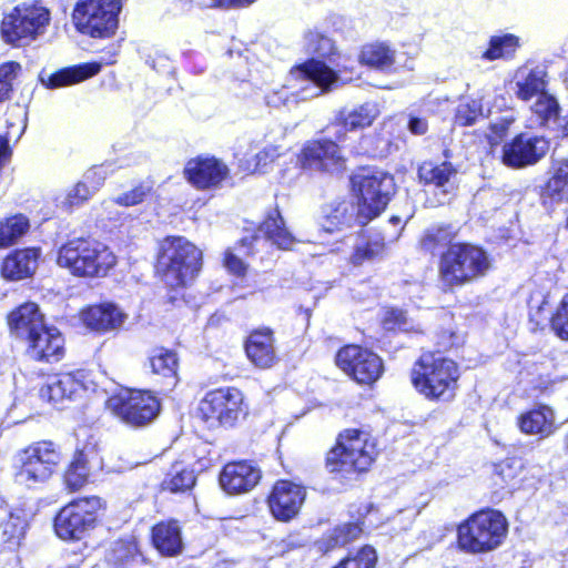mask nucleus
Segmentation results:
<instances>
[{"label": "nucleus", "mask_w": 568, "mask_h": 568, "mask_svg": "<svg viewBox=\"0 0 568 568\" xmlns=\"http://www.w3.org/2000/svg\"><path fill=\"white\" fill-rule=\"evenodd\" d=\"M338 77L334 70L318 59H311L291 70L287 82L268 91L264 101L268 108H290L300 101L318 97L333 89Z\"/></svg>", "instance_id": "1"}, {"label": "nucleus", "mask_w": 568, "mask_h": 568, "mask_svg": "<svg viewBox=\"0 0 568 568\" xmlns=\"http://www.w3.org/2000/svg\"><path fill=\"white\" fill-rule=\"evenodd\" d=\"M491 268L489 254L480 246L455 243L440 255L439 277L449 287L463 286L484 277Z\"/></svg>", "instance_id": "2"}, {"label": "nucleus", "mask_w": 568, "mask_h": 568, "mask_svg": "<svg viewBox=\"0 0 568 568\" xmlns=\"http://www.w3.org/2000/svg\"><path fill=\"white\" fill-rule=\"evenodd\" d=\"M414 387L429 399L450 400L455 397L459 372L457 364L440 354L425 353L412 369Z\"/></svg>", "instance_id": "3"}, {"label": "nucleus", "mask_w": 568, "mask_h": 568, "mask_svg": "<svg viewBox=\"0 0 568 568\" xmlns=\"http://www.w3.org/2000/svg\"><path fill=\"white\" fill-rule=\"evenodd\" d=\"M57 263L74 276L101 277L114 267L116 256L100 242L78 237L59 248Z\"/></svg>", "instance_id": "4"}, {"label": "nucleus", "mask_w": 568, "mask_h": 568, "mask_svg": "<svg viewBox=\"0 0 568 568\" xmlns=\"http://www.w3.org/2000/svg\"><path fill=\"white\" fill-rule=\"evenodd\" d=\"M201 260V251L185 237L169 236L161 243L156 268L168 286L179 288L194 280Z\"/></svg>", "instance_id": "5"}, {"label": "nucleus", "mask_w": 568, "mask_h": 568, "mask_svg": "<svg viewBox=\"0 0 568 568\" xmlns=\"http://www.w3.org/2000/svg\"><path fill=\"white\" fill-rule=\"evenodd\" d=\"M508 524L501 513L493 509L470 516L458 527V544L470 554L488 552L499 547L507 535Z\"/></svg>", "instance_id": "6"}, {"label": "nucleus", "mask_w": 568, "mask_h": 568, "mask_svg": "<svg viewBox=\"0 0 568 568\" xmlns=\"http://www.w3.org/2000/svg\"><path fill=\"white\" fill-rule=\"evenodd\" d=\"M352 184L357 197L356 217L359 225L378 216L395 191L393 176L378 170H364L355 174Z\"/></svg>", "instance_id": "7"}, {"label": "nucleus", "mask_w": 568, "mask_h": 568, "mask_svg": "<svg viewBox=\"0 0 568 568\" xmlns=\"http://www.w3.org/2000/svg\"><path fill=\"white\" fill-rule=\"evenodd\" d=\"M377 455L376 445L369 435L358 429H347L328 453L326 466L331 473L365 471Z\"/></svg>", "instance_id": "8"}, {"label": "nucleus", "mask_w": 568, "mask_h": 568, "mask_svg": "<svg viewBox=\"0 0 568 568\" xmlns=\"http://www.w3.org/2000/svg\"><path fill=\"white\" fill-rule=\"evenodd\" d=\"M61 460V453L52 442H38L17 455L16 480L28 487L47 481Z\"/></svg>", "instance_id": "9"}, {"label": "nucleus", "mask_w": 568, "mask_h": 568, "mask_svg": "<svg viewBox=\"0 0 568 568\" xmlns=\"http://www.w3.org/2000/svg\"><path fill=\"white\" fill-rule=\"evenodd\" d=\"M49 22L50 12L44 7L18 6L4 14L1 34L6 42L13 45L27 44L43 34Z\"/></svg>", "instance_id": "10"}, {"label": "nucleus", "mask_w": 568, "mask_h": 568, "mask_svg": "<svg viewBox=\"0 0 568 568\" xmlns=\"http://www.w3.org/2000/svg\"><path fill=\"white\" fill-rule=\"evenodd\" d=\"M120 0H80L73 11L78 29L94 38H105L118 27Z\"/></svg>", "instance_id": "11"}, {"label": "nucleus", "mask_w": 568, "mask_h": 568, "mask_svg": "<svg viewBox=\"0 0 568 568\" xmlns=\"http://www.w3.org/2000/svg\"><path fill=\"white\" fill-rule=\"evenodd\" d=\"M106 406L124 423L136 427L148 425L160 412L158 397L144 390H123L111 396Z\"/></svg>", "instance_id": "12"}, {"label": "nucleus", "mask_w": 568, "mask_h": 568, "mask_svg": "<svg viewBox=\"0 0 568 568\" xmlns=\"http://www.w3.org/2000/svg\"><path fill=\"white\" fill-rule=\"evenodd\" d=\"M97 496L77 499L63 507L54 519V530L64 540L81 539L95 523V513L101 508Z\"/></svg>", "instance_id": "13"}, {"label": "nucleus", "mask_w": 568, "mask_h": 568, "mask_svg": "<svg viewBox=\"0 0 568 568\" xmlns=\"http://www.w3.org/2000/svg\"><path fill=\"white\" fill-rule=\"evenodd\" d=\"M199 410L205 422L221 426H233L246 414L244 396L235 387L207 392L200 402Z\"/></svg>", "instance_id": "14"}, {"label": "nucleus", "mask_w": 568, "mask_h": 568, "mask_svg": "<svg viewBox=\"0 0 568 568\" xmlns=\"http://www.w3.org/2000/svg\"><path fill=\"white\" fill-rule=\"evenodd\" d=\"M336 364L359 384L374 383L383 372L382 359L375 353L357 345L339 349Z\"/></svg>", "instance_id": "15"}, {"label": "nucleus", "mask_w": 568, "mask_h": 568, "mask_svg": "<svg viewBox=\"0 0 568 568\" xmlns=\"http://www.w3.org/2000/svg\"><path fill=\"white\" fill-rule=\"evenodd\" d=\"M549 142L542 136L520 133L503 146V163L511 169L535 165L548 152Z\"/></svg>", "instance_id": "16"}, {"label": "nucleus", "mask_w": 568, "mask_h": 568, "mask_svg": "<svg viewBox=\"0 0 568 568\" xmlns=\"http://www.w3.org/2000/svg\"><path fill=\"white\" fill-rule=\"evenodd\" d=\"M297 162L303 170L336 172L343 169L345 158L336 142L322 139L308 142L302 149Z\"/></svg>", "instance_id": "17"}, {"label": "nucleus", "mask_w": 568, "mask_h": 568, "mask_svg": "<svg viewBox=\"0 0 568 568\" xmlns=\"http://www.w3.org/2000/svg\"><path fill=\"white\" fill-rule=\"evenodd\" d=\"M305 496L304 487L288 480H280L268 497L270 510L277 520L288 521L298 514Z\"/></svg>", "instance_id": "18"}, {"label": "nucleus", "mask_w": 568, "mask_h": 568, "mask_svg": "<svg viewBox=\"0 0 568 568\" xmlns=\"http://www.w3.org/2000/svg\"><path fill=\"white\" fill-rule=\"evenodd\" d=\"M88 389L83 371L61 373L50 376L40 388L39 395L43 400L53 405L62 404L65 399L80 396Z\"/></svg>", "instance_id": "19"}, {"label": "nucleus", "mask_w": 568, "mask_h": 568, "mask_svg": "<svg viewBox=\"0 0 568 568\" xmlns=\"http://www.w3.org/2000/svg\"><path fill=\"white\" fill-rule=\"evenodd\" d=\"M229 173V168L215 158L192 159L184 168L187 181L200 190L219 187Z\"/></svg>", "instance_id": "20"}, {"label": "nucleus", "mask_w": 568, "mask_h": 568, "mask_svg": "<svg viewBox=\"0 0 568 568\" xmlns=\"http://www.w3.org/2000/svg\"><path fill=\"white\" fill-rule=\"evenodd\" d=\"M261 477V469L251 463H229L220 474V485L227 494L237 495L253 489Z\"/></svg>", "instance_id": "21"}, {"label": "nucleus", "mask_w": 568, "mask_h": 568, "mask_svg": "<svg viewBox=\"0 0 568 568\" xmlns=\"http://www.w3.org/2000/svg\"><path fill=\"white\" fill-rule=\"evenodd\" d=\"M244 348L248 361L257 368L266 369L277 362L275 337L271 328L263 327L251 332Z\"/></svg>", "instance_id": "22"}, {"label": "nucleus", "mask_w": 568, "mask_h": 568, "mask_svg": "<svg viewBox=\"0 0 568 568\" xmlns=\"http://www.w3.org/2000/svg\"><path fill=\"white\" fill-rule=\"evenodd\" d=\"M26 339L32 358L43 362H58L62 358L64 339L55 327L44 325Z\"/></svg>", "instance_id": "23"}, {"label": "nucleus", "mask_w": 568, "mask_h": 568, "mask_svg": "<svg viewBox=\"0 0 568 568\" xmlns=\"http://www.w3.org/2000/svg\"><path fill=\"white\" fill-rule=\"evenodd\" d=\"M530 109L538 123L550 130L556 138L568 135V116L560 114L559 103L554 95L548 92L539 95Z\"/></svg>", "instance_id": "24"}, {"label": "nucleus", "mask_w": 568, "mask_h": 568, "mask_svg": "<svg viewBox=\"0 0 568 568\" xmlns=\"http://www.w3.org/2000/svg\"><path fill=\"white\" fill-rule=\"evenodd\" d=\"M93 468H101V458L95 447L92 445L78 449L64 474V483L68 488L78 490L83 487Z\"/></svg>", "instance_id": "25"}, {"label": "nucleus", "mask_w": 568, "mask_h": 568, "mask_svg": "<svg viewBox=\"0 0 568 568\" xmlns=\"http://www.w3.org/2000/svg\"><path fill=\"white\" fill-rule=\"evenodd\" d=\"M125 318L126 315L111 303L93 305L81 313L83 324L95 332L118 329Z\"/></svg>", "instance_id": "26"}, {"label": "nucleus", "mask_w": 568, "mask_h": 568, "mask_svg": "<svg viewBox=\"0 0 568 568\" xmlns=\"http://www.w3.org/2000/svg\"><path fill=\"white\" fill-rule=\"evenodd\" d=\"M547 71L544 67H523L516 72L515 94L521 101L537 99L547 92Z\"/></svg>", "instance_id": "27"}, {"label": "nucleus", "mask_w": 568, "mask_h": 568, "mask_svg": "<svg viewBox=\"0 0 568 568\" xmlns=\"http://www.w3.org/2000/svg\"><path fill=\"white\" fill-rule=\"evenodd\" d=\"M40 257L39 248H24L12 252L1 265V274L4 278L19 281L29 277L38 267Z\"/></svg>", "instance_id": "28"}, {"label": "nucleus", "mask_w": 568, "mask_h": 568, "mask_svg": "<svg viewBox=\"0 0 568 568\" xmlns=\"http://www.w3.org/2000/svg\"><path fill=\"white\" fill-rule=\"evenodd\" d=\"M418 176L426 185H434L440 191L443 199H439L438 203L443 204L446 202L448 194L454 190L456 170L449 162H443L437 165L425 162L418 169Z\"/></svg>", "instance_id": "29"}, {"label": "nucleus", "mask_w": 568, "mask_h": 568, "mask_svg": "<svg viewBox=\"0 0 568 568\" xmlns=\"http://www.w3.org/2000/svg\"><path fill=\"white\" fill-rule=\"evenodd\" d=\"M100 70L101 65L99 63H84L63 68L50 74L41 72L40 81L48 89H58L84 81L98 74Z\"/></svg>", "instance_id": "30"}, {"label": "nucleus", "mask_w": 568, "mask_h": 568, "mask_svg": "<svg viewBox=\"0 0 568 568\" xmlns=\"http://www.w3.org/2000/svg\"><path fill=\"white\" fill-rule=\"evenodd\" d=\"M9 326L17 336L27 338L43 328V315L34 303H26L12 311L8 317Z\"/></svg>", "instance_id": "31"}, {"label": "nucleus", "mask_w": 568, "mask_h": 568, "mask_svg": "<svg viewBox=\"0 0 568 568\" xmlns=\"http://www.w3.org/2000/svg\"><path fill=\"white\" fill-rule=\"evenodd\" d=\"M152 541L162 555L175 556L180 554L183 541L178 521L169 520L156 524L152 529Z\"/></svg>", "instance_id": "32"}, {"label": "nucleus", "mask_w": 568, "mask_h": 568, "mask_svg": "<svg viewBox=\"0 0 568 568\" xmlns=\"http://www.w3.org/2000/svg\"><path fill=\"white\" fill-rule=\"evenodd\" d=\"M555 415L550 407L540 405L520 415L518 425L523 433L547 437L554 432Z\"/></svg>", "instance_id": "33"}, {"label": "nucleus", "mask_w": 568, "mask_h": 568, "mask_svg": "<svg viewBox=\"0 0 568 568\" xmlns=\"http://www.w3.org/2000/svg\"><path fill=\"white\" fill-rule=\"evenodd\" d=\"M149 362L152 373L163 378L164 390L173 389L179 381L176 354L166 348H155L152 351Z\"/></svg>", "instance_id": "34"}, {"label": "nucleus", "mask_w": 568, "mask_h": 568, "mask_svg": "<svg viewBox=\"0 0 568 568\" xmlns=\"http://www.w3.org/2000/svg\"><path fill=\"white\" fill-rule=\"evenodd\" d=\"M546 204L568 201V160H557L552 164V176L541 192Z\"/></svg>", "instance_id": "35"}, {"label": "nucleus", "mask_w": 568, "mask_h": 568, "mask_svg": "<svg viewBox=\"0 0 568 568\" xmlns=\"http://www.w3.org/2000/svg\"><path fill=\"white\" fill-rule=\"evenodd\" d=\"M28 521L22 509H14L0 518V542L18 547L24 537Z\"/></svg>", "instance_id": "36"}, {"label": "nucleus", "mask_w": 568, "mask_h": 568, "mask_svg": "<svg viewBox=\"0 0 568 568\" xmlns=\"http://www.w3.org/2000/svg\"><path fill=\"white\" fill-rule=\"evenodd\" d=\"M258 232L263 233L267 240L282 250H290L295 243V239L285 227L284 220L278 210H274L267 215L261 224Z\"/></svg>", "instance_id": "37"}, {"label": "nucleus", "mask_w": 568, "mask_h": 568, "mask_svg": "<svg viewBox=\"0 0 568 568\" xmlns=\"http://www.w3.org/2000/svg\"><path fill=\"white\" fill-rule=\"evenodd\" d=\"M386 251L384 236L378 232L363 234L355 244L352 262L361 265L365 261H374L384 256Z\"/></svg>", "instance_id": "38"}, {"label": "nucleus", "mask_w": 568, "mask_h": 568, "mask_svg": "<svg viewBox=\"0 0 568 568\" xmlns=\"http://www.w3.org/2000/svg\"><path fill=\"white\" fill-rule=\"evenodd\" d=\"M356 212L357 210L352 203L338 202L326 212L323 229L327 233H333L343 226H349L353 221L357 222Z\"/></svg>", "instance_id": "39"}, {"label": "nucleus", "mask_w": 568, "mask_h": 568, "mask_svg": "<svg viewBox=\"0 0 568 568\" xmlns=\"http://www.w3.org/2000/svg\"><path fill=\"white\" fill-rule=\"evenodd\" d=\"M30 227L29 220L17 214L0 221V247H8L23 236Z\"/></svg>", "instance_id": "40"}, {"label": "nucleus", "mask_w": 568, "mask_h": 568, "mask_svg": "<svg viewBox=\"0 0 568 568\" xmlns=\"http://www.w3.org/2000/svg\"><path fill=\"white\" fill-rule=\"evenodd\" d=\"M194 471L183 467L181 463L172 466V470L165 476L161 486L163 490L171 493H184L195 485Z\"/></svg>", "instance_id": "41"}, {"label": "nucleus", "mask_w": 568, "mask_h": 568, "mask_svg": "<svg viewBox=\"0 0 568 568\" xmlns=\"http://www.w3.org/2000/svg\"><path fill=\"white\" fill-rule=\"evenodd\" d=\"M359 58L364 64L386 70L394 63V51L384 43H375L364 47Z\"/></svg>", "instance_id": "42"}, {"label": "nucleus", "mask_w": 568, "mask_h": 568, "mask_svg": "<svg viewBox=\"0 0 568 568\" xmlns=\"http://www.w3.org/2000/svg\"><path fill=\"white\" fill-rule=\"evenodd\" d=\"M518 47L519 39L514 34L491 37L488 49L483 53V59L493 61L509 58Z\"/></svg>", "instance_id": "43"}, {"label": "nucleus", "mask_w": 568, "mask_h": 568, "mask_svg": "<svg viewBox=\"0 0 568 568\" xmlns=\"http://www.w3.org/2000/svg\"><path fill=\"white\" fill-rule=\"evenodd\" d=\"M455 233L450 227L439 226L427 230L420 241V245L425 251L435 254L440 248L453 245Z\"/></svg>", "instance_id": "44"}, {"label": "nucleus", "mask_w": 568, "mask_h": 568, "mask_svg": "<svg viewBox=\"0 0 568 568\" xmlns=\"http://www.w3.org/2000/svg\"><path fill=\"white\" fill-rule=\"evenodd\" d=\"M377 560L376 551L371 546H364L349 554L332 568H374Z\"/></svg>", "instance_id": "45"}, {"label": "nucleus", "mask_w": 568, "mask_h": 568, "mask_svg": "<svg viewBox=\"0 0 568 568\" xmlns=\"http://www.w3.org/2000/svg\"><path fill=\"white\" fill-rule=\"evenodd\" d=\"M152 189L153 185L151 182H140L131 190L113 196L110 201L121 206H134L144 202L146 196L152 192Z\"/></svg>", "instance_id": "46"}, {"label": "nucleus", "mask_w": 568, "mask_h": 568, "mask_svg": "<svg viewBox=\"0 0 568 568\" xmlns=\"http://www.w3.org/2000/svg\"><path fill=\"white\" fill-rule=\"evenodd\" d=\"M377 115L376 106L373 104H363L359 108L348 112L347 114L343 113V118L346 121V125L349 126V132L355 131L357 129H363L369 126Z\"/></svg>", "instance_id": "47"}, {"label": "nucleus", "mask_w": 568, "mask_h": 568, "mask_svg": "<svg viewBox=\"0 0 568 568\" xmlns=\"http://www.w3.org/2000/svg\"><path fill=\"white\" fill-rule=\"evenodd\" d=\"M94 193L83 181L78 182L64 195L57 197L58 205L65 210L80 206L85 203Z\"/></svg>", "instance_id": "48"}, {"label": "nucleus", "mask_w": 568, "mask_h": 568, "mask_svg": "<svg viewBox=\"0 0 568 568\" xmlns=\"http://www.w3.org/2000/svg\"><path fill=\"white\" fill-rule=\"evenodd\" d=\"M362 528L358 524H344L334 528L326 537L327 548L345 546L346 544L358 538Z\"/></svg>", "instance_id": "49"}, {"label": "nucleus", "mask_w": 568, "mask_h": 568, "mask_svg": "<svg viewBox=\"0 0 568 568\" xmlns=\"http://www.w3.org/2000/svg\"><path fill=\"white\" fill-rule=\"evenodd\" d=\"M21 72L18 62H6L0 65V103L8 101L13 92V82Z\"/></svg>", "instance_id": "50"}, {"label": "nucleus", "mask_w": 568, "mask_h": 568, "mask_svg": "<svg viewBox=\"0 0 568 568\" xmlns=\"http://www.w3.org/2000/svg\"><path fill=\"white\" fill-rule=\"evenodd\" d=\"M139 555L134 538L120 539L114 542L109 560L115 565H125Z\"/></svg>", "instance_id": "51"}, {"label": "nucleus", "mask_w": 568, "mask_h": 568, "mask_svg": "<svg viewBox=\"0 0 568 568\" xmlns=\"http://www.w3.org/2000/svg\"><path fill=\"white\" fill-rule=\"evenodd\" d=\"M382 325L386 331H417L414 322L407 317L404 311L398 308L386 310L382 318Z\"/></svg>", "instance_id": "52"}, {"label": "nucleus", "mask_w": 568, "mask_h": 568, "mask_svg": "<svg viewBox=\"0 0 568 568\" xmlns=\"http://www.w3.org/2000/svg\"><path fill=\"white\" fill-rule=\"evenodd\" d=\"M483 115V105L479 100H467L458 104L455 121L457 124L468 126L475 124Z\"/></svg>", "instance_id": "53"}, {"label": "nucleus", "mask_w": 568, "mask_h": 568, "mask_svg": "<svg viewBox=\"0 0 568 568\" xmlns=\"http://www.w3.org/2000/svg\"><path fill=\"white\" fill-rule=\"evenodd\" d=\"M305 48L308 53L315 54L317 58L328 57L334 51L332 40L318 32H308L305 36Z\"/></svg>", "instance_id": "54"}, {"label": "nucleus", "mask_w": 568, "mask_h": 568, "mask_svg": "<svg viewBox=\"0 0 568 568\" xmlns=\"http://www.w3.org/2000/svg\"><path fill=\"white\" fill-rule=\"evenodd\" d=\"M114 168L112 163H104L91 168L83 175V182L87 183L93 193L98 192L104 184L109 174L113 173Z\"/></svg>", "instance_id": "55"}, {"label": "nucleus", "mask_w": 568, "mask_h": 568, "mask_svg": "<svg viewBox=\"0 0 568 568\" xmlns=\"http://www.w3.org/2000/svg\"><path fill=\"white\" fill-rule=\"evenodd\" d=\"M551 328L562 339H568V294L565 295L551 317Z\"/></svg>", "instance_id": "56"}, {"label": "nucleus", "mask_w": 568, "mask_h": 568, "mask_svg": "<svg viewBox=\"0 0 568 568\" xmlns=\"http://www.w3.org/2000/svg\"><path fill=\"white\" fill-rule=\"evenodd\" d=\"M430 112V109L424 106L422 110H414L409 113V119L407 123V128L410 133L416 135H423L428 130L427 114Z\"/></svg>", "instance_id": "57"}, {"label": "nucleus", "mask_w": 568, "mask_h": 568, "mask_svg": "<svg viewBox=\"0 0 568 568\" xmlns=\"http://www.w3.org/2000/svg\"><path fill=\"white\" fill-rule=\"evenodd\" d=\"M349 131V126L346 125V121L343 118V113H341L334 122H332L326 128V132L329 135L331 140L335 139L334 142H343L346 139V134Z\"/></svg>", "instance_id": "58"}, {"label": "nucleus", "mask_w": 568, "mask_h": 568, "mask_svg": "<svg viewBox=\"0 0 568 568\" xmlns=\"http://www.w3.org/2000/svg\"><path fill=\"white\" fill-rule=\"evenodd\" d=\"M225 267L235 275H243L246 270L244 262L231 252H227L224 260Z\"/></svg>", "instance_id": "59"}, {"label": "nucleus", "mask_w": 568, "mask_h": 568, "mask_svg": "<svg viewBox=\"0 0 568 568\" xmlns=\"http://www.w3.org/2000/svg\"><path fill=\"white\" fill-rule=\"evenodd\" d=\"M280 156L277 146L268 145L256 154L257 166H265L268 162H273Z\"/></svg>", "instance_id": "60"}, {"label": "nucleus", "mask_w": 568, "mask_h": 568, "mask_svg": "<svg viewBox=\"0 0 568 568\" xmlns=\"http://www.w3.org/2000/svg\"><path fill=\"white\" fill-rule=\"evenodd\" d=\"M255 0H210L206 2L207 7H219V8H234V7H245L254 2Z\"/></svg>", "instance_id": "61"}, {"label": "nucleus", "mask_w": 568, "mask_h": 568, "mask_svg": "<svg viewBox=\"0 0 568 568\" xmlns=\"http://www.w3.org/2000/svg\"><path fill=\"white\" fill-rule=\"evenodd\" d=\"M514 122V119L513 118H503L500 120H498L497 122L493 123L490 129H491V132L497 136V138H503L504 135L507 134L510 125L513 124Z\"/></svg>", "instance_id": "62"}, {"label": "nucleus", "mask_w": 568, "mask_h": 568, "mask_svg": "<svg viewBox=\"0 0 568 568\" xmlns=\"http://www.w3.org/2000/svg\"><path fill=\"white\" fill-rule=\"evenodd\" d=\"M10 156V149L8 144V140L3 136H0V170L2 169L6 160Z\"/></svg>", "instance_id": "63"}, {"label": "nucleus", "mask_w": 568, "mask_h": 568, "mask_svg": "<svg viewBox=\"0 0 568 568\" xmlns=\"http://www.w3.org/2000/svg\"><path fill=\"white\" fill-rule=\"evenodd\" d=\"M399 221H400V219H399V217H397V216H393V217L390 219V222H392V223H394V224H395V223H398Z\"/></svg>", "instance_id": "64"}]
</instances>
